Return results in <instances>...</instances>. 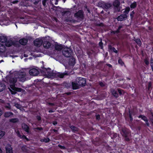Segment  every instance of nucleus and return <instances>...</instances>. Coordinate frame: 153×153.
<instances>
[{
  "label": "nucleus",
  "mask_w": 153,
  "mask_h": 153,
  "mask_svg": "<svg viewBox=\"0 0 153 153\" xmlns=\"http://www.w3.org/2000/svg\"><path fill=\"white\" fill-rule=\"evenodd\" d=\"M99 45L101 49H102L103 48V43L102 41H101L99 42Z\"/></svg>",
  "instance_id": "42"
},
{
  "label": "nucleus",
  "mask_w": 153,
  "mask_h": 153,
  "mask_svg": "<svg viewBox=\"0 0 153 153\" xmlns=\"http://www.w3.org/2000/svg\"><path fill=\"white\" fill-rule=\"evenodd\" d=\"M5 107L6 108L10 109L11 108V106L8 103L6 104L5 106Z\"/></svg>",
  "instance_id": "40"
},
{
  "label": "nucleus",
  "mask_w": 153,
  "mask_h": 153,
  "mask_svg": "<svg viewBox=\"0 0 153 153\" xmlns=\"http://www.w3.org/2000/svg\"><path fill=\"white\" fill-rule=\"evenodd\" d=\"M9 121L10 122L13 123H17L19 122V119L17 118H12L10 119L9 120Z\"/></svg>",
  "instance_id": "24"
},
{
  "label": "nucleus",
  "mask_w": 153,
  "mask_h": 153,
  "mask_svg": "<svg viewBox=\"0 0 153 153\" xmlns=\"http://www.w3.org/2000/svg\"><path fill=\"white\" fill-rule=\"evenodd\" d=\"M59 146L62 149H64L65 148V147L64 146Z\"/></svg>",
  "instance_id": "51"
},
{
  "label": "nucleus",
  "mask_w": 153,
  "mask_h": 153,
  "mask_svg": "<svg viewBox=\"0 0 153 153\" xmlns=\"http://www.w3.org/2000/svg\"><path fill=\"white\" fill-rule=\"evenodd\" d=\"M117 89V91L118 92L120 95H123L124 94V92L123 90H122L120 88H118Z\"/></svg>",
  "instance_id": "34"
},
{
  "label": "nucleus",
  "mask_w": 153,
  "mask_h": 153,
  "mask_svg": "<svg viewBox=\"0 0 153 153\" xmlns=\"http://www.w3.org/2000/svg\"><path fill=\"white\" fill-rule=\"evenodd\" d=\"M137 5V4L136 2H134L131 4L130 7L131 8H134L136 7Z\"/></svg>",
  "instance_id": "32"
},
{
  "label": "nucleus",
  "mask_w": 153,
  "mask_h": 153,
  "mask_svg": "<svg viewBox=\"0 0 153 153\" xmlns=\"http://www.w3.org/2000/svg\"><path fill=\"white\" fill-rule=\"evenodd\" d=\"M144 62L146 65H148L149 64V62L147 59H145Z\"/></svg>",
  "instance_id": "44"
},
{
  "label": "nucleus",
  "mask_w": 153,
  "mask_h": 153,
  "mask_svg": "<svg viewBox=\"0 0 153 153\" xmlns=\"http://www.w3.org/2000/svg\"><path fill=\"white\" fill-rule=\"evenodd\" d=\"M100 85L102 86H104V85L103 83L102 82H100Z\"/></svg>",
  "instance_id": "53"
},
{
  "label": "nucleus",
  "mask_w": 153,
  "mask_h": 153,
  "mask_svg": "<svg viewBox=\"0 0 153 153\" xmlns=\"http://www.w3.org/2000/svg\"><path fill=\"white\" fill-rule=\"evenodd\" d=\"M13 43L11 40H8L5 43V45L7 47H9L12 46Z\"/></svg>",
  "instance_id": "25"
},
{
  "label": "nucleus",
  "mask_w": 153,
  "mask_h": 153,
  "mask_svg": "<svg viewBox=\"0 0 153 153\" xmlns=\"http://www.w3.org/2000/svg\"><path fill=\"white\" fill-rule=\"evenodd\" d=\"M74 16L77 18L82 19L83 17V12L82 10H79L75 14Z\"/></svg>",
  "instance_id": "9"
},
{
  "label": "nucleus",
  "mask_w": 153,
  "mask_h": 153,
  "mask_svg": "<svg viewBox=\"0 0 153 153\" xmlns=\"http://www.w3.org/2000/svg\"><path fill=\"white\" fill-rule=\"evenodd\" d=\"M145 122H146V125L147 126H149V123L148 122V120L147 121H146Z\"/></svg>",
  "instance_id": "48"
},
{
  "label": "nucleus",
  "mask_w": 153,
  "mask_h": 153,
  "mask_svg": "<svg viewBox=\"0 0 153 153\" xmlns=\"http://www.w3.org/2000/svg\"><path fill=\"white\" fill-rule=\"evenodd\" d=\"M122 28V26H119L118 27V29L116 31V33H119L120 30Z\"/></svg>",
  "instance_id": "43"
},
{
  "label": "nucleus",
  "mask_w": 153,
  "mask_h": 153,
  "mask_svg": "<svg viewBox=\"0 0 153 153\" xmlns=\"http://www.w3.org/2000/svg\"><path fill=\"white\" fill-rule=\"evenodd\" d=\"M151 120L152 123V125H153V120Z\"/></svg>",
  "instance_id": "61"
},
{
  "label": "nucleus",
  "mask_w": 153,
  "mask_h": 153,
  "mask_svg": "<svg viewBox=\"0 0 153 153\" xmlns=\"http://www.w3.org/2000/svg\"><path fill=\"white\" fill-rule=\"evenodd\" d=\"M109 67H112V65H110V64H106Z\"/></svg>",
  "instance_id": "50"
},
{
  "label": "nucleus",
  "mask_w": 153,
  "mask_h": 153,
  "mask_svg": "<svg viewBox=\"0 0 153 153\" xmlns=\"http://www.w3.org/2000/svg\"><path fill=\"white\" fill-rule=\"evenodd\" d=\"M113 4L114 6L117 7L120 5V2L118 0H116L114 2Z\"/></svg>",
  "instance_id": "26"
},
{
  "label": "nucleus",
  "mask_w": 153,
  "mask_h": 153,
  "mask_svg": "<svg viewBox=\"0 0 153 153\" xmlns=\"http://www.w3.org/2000/svg\"><path fill=\"white\" fill-rule=\"evenodd\" d=\"M53 124L54 125H56L57 124V123L56 122H53Z\"/></svg>",
  "instance_id": "55"
},
{
  "label": "nucleus",
  "mask_w": 153,
  "mask_h": 153,
  "mask_svg": "<svg viewBox=\"0 0 153 153\" xmlns=\"http://www.w3.org/2000/svg\"><path fill=\"white\" fill-rule=\"evenodd\" d=\"M46 74L49 77L51 78L54 76L55 74L52 72L49 68L46 70Z\"/></svg>",
  "instance_id": "10"
},
{
  "label": "nucleus",
  "mask_w": 153,
  "mask_h": 153,
  "mask_svg": "<svg viewBox=\"0 0 153 153\" xmlns=\"http://www.w3.org/2000/svg\"><path fill=\"white\" fill-rule=\"evenodd\" d=\"M108 48L111 50H112L114 52L116 53H117L118 52L117 51L114 47H112L111 45H108Z\"/></svg>",
  "instance_id": "27"
},
{
  "label": "nucleus",
  "mask_w": 153,
  "mask_h": 153,
  "mask_svg": "<svg viewBox=\"0 0 153 153\" xmlns=\"http://www.w3.org/2000/svg\"><path fill=\"white\" fill-rule=\"evenodd\" d=\"M49 140H50L48 138H45L43 140V141L46 143L48 142Z\"/></svg>",
  "instance_id": "41"
},
{
  "label": "nucleus",
  "mask_w": 153,
  "mask_h": 153,
  "mask_svg": "<svg viewBox=\"0 0 153 153\" xmlns=\"http://www.w3.org/2000/svg\"><path fill=\"white\" fill-rule=\"evenodd\" d=\"M127 17L126 14H122L119 16L117 18V19L119 21H122L124 20Z\"/></svg>",
  "instance_id": "11"
},
{
  "label": "nucleus",
  "mask_w": 153,
  "mask_h": 153,
  "mask_svg": "<svg viewBox=\"0 0 153 153\" xmlns=\"http://www.w3.org/2000/svg\"><path fill=\"white\" fill-rule=\"evenodd\" d=\"M138 117L141 118L145 122L147 121L148 120L146 116L142 115L139 116Z\"/></svg>",
  "instance_id": "29"
},
{
  "label": "nucleus",
  "mask_w": 153,
  "mask_h": 153,
  "mask_svg": "<svg viewBox=\"0 0 153 153\" xmlns=\"http://www.w3.org/2000/svg\"><path fill=\"white\" fill-rule=\"evenodd\" d=\"M13 114L11 112H7L4 113V116L5 117H8Z\"/></svg>",
  "instance_id": "21"
},
{
  "label": "nucleus",
  "mask_w": 153,
  "mask_h": 153,
  "mask_svg": "<svg viewBox=\"0 0 153 153\" xmlns=\"http://www.w3.org/2000/svg\"><path fill=\"white\" fill-rule=\"evenodd\" d=\"M14 106L17 108L20 109H21L22 108V106L17 103H15V104Z\"/></svg>",
  "instance_id": "33"
},
{
  "label": "nucleus",
  "mask_w": 153,
  "mask_h": 153,
  "mask_svg": "<svg viewBox=\"0 0 153 153\" xmlns=\"http://www.w3.org/2000/svg\"><path fill=\"white\" fill-rule=\"evenodd\" d=\"M27 42V39H22L19 40V43L22 45H25Z\"/></svg>",
  "instance_id": "17"
},
{
  "label": "nucleus",
  "mask_w": 153,
  "mask_h": 153,
  "mask_svg": "<svg viewBox=\"0 0 153 153\" xmlns=\"http://www.w3.org/2000/svg\"><path fill=\"white\" fill-rule=\"evenodd\" d=\"M111 91L112 93V95L116 97H118V95L117 93V90H116L114 89H111Z\"/></svg>",
  "instance_id": "16"
},
{
  "label": "nucleus",
  "mask_w": 153,
  "mask_h": 153,
  "mask_svg": "<svg viewBox=\"0 0 153 153\" xmlns=\"http://www.w3.org/2000/svg\"><path fill=\"white\" fill-rule=\"evenodd\" d=\"M118 63L121 65L123 66L124 65V63L121 59H119L118 61Z\"/></svg>",
  "instance_id": "38"
},
{
  "label": "nucleus",
  "mask_w": 153,
  "mask_h": 153,
  "mask_svg": "<svg viewBox=\"0 0 153 153\" xmlns=\"http://www.w3.org/2000/svg\"><path fill=\"white\" fill-rule=\"evenodd\" d=\"M73 89L74 90L77 89L79 88V86L78 82L76 80V82H72V83Z\"/></svg>",
  "instance_id": "12"
},
{
  "label": "nucleus",
  "mask_w": 153,
  "mask_h": 153,
  "mask_svg": "<svg viewBox=\"0 0 153 153\" xmlns=\"http://www.w3.org/2000/svg\"><path fill=\"white\" fill-rule=\"evenodd\" d=\"M43 43V40L41 39L38 38L36 39L34 42V45L36 46L39 47L42 45Z\"/></svg>",
  "instance_id": "8"
},
{
  "label": "nucleus",
  "mask_w": 153,
  "mask_h": 153,
  "mask_svg": "<svg viewBox=\"0 0 153 153\" xmlns=\"http://www.w3.org/2000/svg\"><path fill=\"white\" fill-rule=\"evenodd\" d=\"M49 113H51V112H54V111H53V110H50L49 111Z\"/></svg>",
  "instance_id": "56"
},
{
  "label": "nucleus",
  "mask_w": 153,
  "mask_h": 153,
  "mask_svg": "<svg viewBox=\"0 0 153 153\" xmlns=\"http://www.w3.org/2000/svg\"><path fill=\"white\" fill-rule=\"evenodd\" d=\"M1 113V114H2V111L1 109L0 108V113Z\"/></svg>",
  "instance_id": "58"
},
{
  "label": "nucleus",
  "mask_w": 153,
  "mask_h": 153,
  "mask_svg": "<svg viewBox=\"0 0 153 153\" xmlns=\"http://www.w3.org/2000/svg\"><path fill=\"white\" fill-rule=\"evenodd\" d=\"M15 131L16 132L17 136L21 138L25 139L27 141H28V139L24 135H22V133L18 130H15Z\"/></svg>",
  "instance_id": "7"
},
{
  "label": "nucleus",
  "mask_w": 153,
  "mask_h": 153,
  "mask_svg": "<svg viewBox=\"0 0 153 153\" xmlns=\"http://www.w3.org/2000/svg\"><path fill=\"white\" fill-rule=\"evenodd\" d=\"M62 53L63 55L66 57H70L73 53V51L70 48H63Z\"/></svg>",
  "instance_id": "3"
},
{
  "label": "nucleus",
  "mask_w": 153,
  "mask_h": 153,
  "mask_svg": "<svg viewBox=\"0 0 153 153\" xmlns=\"http://www.w3.org/2000/svg\"><path fill=\"white\" fill-rule=\"evenodd\" d=\"M122 135L125 137L126 141H128L130 140L129 137L130 135V134L129 131L126 129H123L122 130L121 133Z\"/></svg>",
  "instance_id": "4"
},
{
  "label": "nucleus",
  "mask_w": 153,
  "mask_h": 153,
  "mask_svg": "<svg viewBox=\"0 0 153 153\" xmlns=\"http://www.w3.org/2000/svg\"><path fill=\"white\" fill-rule=\"evenodd\" d=\"M51 45L50 42L48 41L45 42L43 43L44 47L46 48H50Z\"/></svg>",
  "instance_id": "15"
},
{
  "label": "nucleus",
  "mask_w": 153,
  "mask_h": 153,
  "mask_svg": "<svg viewBox=\"0 0 153 153\" xmlns=\"http://www.w3.org/2000/svg\"><path fill=\"white\" fill-rule=\"evenodd\" d=\"M135 41L136 42L138 45H140L141 44V42L140 39H135Z\"/></svg>",
  "instance_id": "37"
},
{
  "label": "nucleus",
  "mask_w": 153,
  "mask_h": 153,
  "mask_svg": "<svg viewBox=\"0 0 153 153\" xmlns=\"http://www.w3.org/2000/svg\"><path fill=\"white\" fill-rule=\"evenodd\" d=\"M48 104L51 105H54V103L50 102L48 103Z\"/></svg>",
  "instance_id": "54"
},
{
  "label": "nucleus",
  "mask_w": 153,
  "mask_h": 153,
  "mask_svg": "<svg viewBox=\"0 0 153 153\" xmlns=\"http://www.w3.org/2000/svg\"><path fill=\"white\" fill-rule=\"evenodd\" d=\"M65 94H67V95H70V94H71V93L70 92H67V93H66Z\"/></svg>",
  "instance_id": "57"
},
{
  "label": "nucleus",
  "mask_w": 153,
  "mask_h": 153,
  "mask_svg": "<svg viewBox=\"0 0 153 153\" xmlns=\"http://www.w3.org/2000/svg\"><path fill=\"white\" fill-rule=\"evenodd\" d=\"M29 73L30 75L36 76L39 73L38 70L36 68H32L29 71Z\"/></svg>",
  "instance_id": "6"
},
{
  "label": "nucleus",
  "mask_w": 153,
  "mask_h": 153,
  "mask_svg": "<svg viewBox=\"0 0 153 153\" xmlns=\"http://www.w3.org/2000/svg\"><path fill=\"white\" fill-rule=\"evenodd\" d=\"M150 65L153 71V60L152 59H151L150 60Z\"/></svg>",
  "instance_id": "39"
},
{
  "label": "nucleus",
  "mask_w": 153,
  "mask_h": 153,
  "mask_svg": "<svg viewBox=\"0 0 153 153\" xmlns=\"http://www.w3.org/2000/svg\"><path fill=\"white\" fill-rule=\"evenodd\" d=\"M6 78L8 83L10 85V87L8 89L12 94H15L16 93V91H21V88H16L15 86V84L17 82V79L14 72L12 74L7 76Z\"/></svg>",
  "instance_id": "1"
},
{
  "label": "nucleus",
  "mask_w": 153,
  "mask_h": 153,
  "mask_svg": "<svg viewBox=\"0 0 153 153\" xmlns=\"http://www.w3.org/2000/svg\"><path fill=\"white\" fill-rule=\"evenodd\" d=\"M76 81L78 82L79 86H85L86 81L85 79L81 77H79L76 79Z\"/></svg>",
  "instance_id": "5"
},
{
  "label": "nucleus",
  "mask_w": 153,
  "mask_h": 153,
  "mask_svg": "<svg viewBox=\"0 0 153 153\" xmlns=\"http://www.w3.org/2000/svg\"><path fill=\"white\" fill-rule=\"evenodd\" d=\"M3 60H1L0 61V62H3Z\"/></svg>",
  "instance_id": "63"
},
{
  "label": "nucleus",
  "mask_w": 153,
  "mask_h": 153,
  "mask_svg": "<svg viewBox=\"0 0 153 153\" xmlns=\"http://www.w3.org/2000/svg\"><path fill=\"white\" fill-rule=\"evenodd\" d=\"M67 74L66 73H58L56 74V76L60 78H62L64 77V76L67 75Z\"/></svg>",
  "instance_id": "22"
},
{
  "label": "nucleus",
  "mask_w": 153,
  "mask_h": 153,
  "mask_svg": "<svg viewBox=\"0 0 153 153\" xmlns=\"http://www.w3.org/2000/svg\"><path fill=\"white\" fill-rule=\"evenodd\" d=\"M6 48L4 45L2 44H0V52L1 53L4 52L5 51Z\"/></svg>",
  "instance_id": "18"
},
{
  "label": "nucleus",
  "mask_w": 153,
  "mask_h": 153,
  "mask_svg": "<svg viewBox=\"0 0 153 153\" xmlns=\"http://www.w3.org/2000/svg\"><path fill=\"white\" fill-rule=\"evenodd\" d=\"M14 73L19 81L23 82L26 81V74L25 71H17L15 72Z\"/></svg>",
  "instance_id": "2"
},
{
  "label": "nucleus",
  "mask_w": 153,
  "mask_h": 153,
  "mask_svg": "<svg viewBox=\"0 0 153 153\" xmlns=\"http://www.w3.org/2000/svg\"><path fill=\"white\" fill-rule=\"evenodd\" d=\"M70 128L72 131L74 132L78 130V128L74 126H70Z\"/></svg>",
  "instance_id": "36"
},
{
  "label": "nucleus",
  "mask_w": 153,
  "mask_h": 153,
  "mask_svg": "<svg viewBox=\"0 0 153 153\" xmlns=\"http://www.w3.org/2000/svg\"><path fill=\"white\" fill-rule=\"evenodd\" d=\"M63 0V2H64V3H65V1H66V0Z\"/></svg>",
  "instance_id": "62"
},
{
  "label": "nucleus",
  "mask_w": 153,
  "mask_h": 153,
  "mask_svg": "<svg viewBox=\"0 0 153 153\" xmlns=\"http://www.w3.org/2000/svg\"><path fill=\"white\" fill-rule=\"evenodd\" d=\"M55 48L56 50L60 51L63 48V47L62 45L57 44L55 45Z\"/></svg>",
  "instance_id": "19"
},
{
  "label": "nucleus",
  "mask_w": 153,
  "mask_h": 153,
  "mask_svg": "<svg viewBox=\"0 0 153 153\" xmlns=\"http://www.w3.org/2000/svg\"><path fill=\"white\" fill-rule=\"evenodd\" d=\"M130 16H132V14L131 13L130 14Z\"/></svg>",
  "instance_id": "64"
},
{
  "label": "nucleus",
  "mask_w": 153,
  "mask_h": 153,
  "mask_svg": "<svg viewBox=\"0 0 153 153\" xmlns=\"http://www.w3.org/2000/svg\"><path fill=\"white\" fill-rule=\"evenodd\" d=\"M5 85L4 83L0 82V92L3 91L5 89Z\"/></svg>",
  "instance_id": "23"
},
{
  "label": "nucleus",
  "mask_w": 153,
  "mask_h": 153,
  "mask_svg": "<svg viewBox=\"0 0 153 153\" xmlns=\"http://www.w3.org/2000/svg\"><path fill=\"white\" fill-rule=\"evenodd\" d=\"M46 1H42V4H43V5L44 6H45V5H46V4H45V3H46Z\"/></svg>",
  "instance_id": "47"
},
{
  "label": "nucleus",
  "mask_w": 153,
  "mask_h": 153,
  "mask_svg": "<svg viewBox=\"0 0 153 153\" xmlns=\"http://www.w3.org/2000/svg\"><path fill=\"white\" fill-rule=\"evenodd\" d=\"M35 129H36L39 130L41 131L43 129L41 127H37Z\"/></svg>",
  "instance_id": "45"
},
{
  "label": "nucleus",
  "mask_w": 153,
  "mask_h": 153,
  "mask_svg": "<svg viewBox=\"0 0 153 153\" xmlns=\"http://www.w3.org/2000/svg\"><path fill=\"white\" fill-rule=\"evenodd\" d=\"M18 1H19L18 0H15L14 1H13L12 3L13 4H16V3H18Z\"/></svg>",
  "instance_id": "46"
},
{
  "label": "nucleus",
  "mask_w": 153,
  "mask_h": 153,
  "mask_svg": "<svg viewBox=\"0 0 153 153\" xmlns=\"http://www.w3.org/2000/svg\"><path fill=\"white\" fill-rule=\"evenodd\" d=\"M5 134V131L0 130V139Z\"/></svg>",
  "instance_id": "31"
},
{
  "label": "nucleus",
  "mask_w": 153,
  "mask_h": 153,
  "mask_svg": "<svg viewBox=\"0 0 153 153\" xmlns=\"http://www.w3.org/2000/svg\"><path fill=\"white\" fill-rule=\"evenodd\" d=\"M112 33H114V34H115V33H117L116 32V31H113L112 32Z\"/></svg>",
  "instance_id": "60"
},
{
  "label": "nucleus",
  "mask_w": 153,
  "mask_h": 153,
  "mask_svg": "<svg viewBox=\"0 0 153 153\" xmlns=\"http://www.w3.org/2000/svg\"><path fill=\"white\" fill-rule=\"evenodd\" d=\"M111 6V4L109 3H105L104 4V7L106 9L109 8Z\"/></svg>",
  "instance_id": "28"
},
{
  "label": "nucleus",
  "mask_w": 153,
  "mask_h": 153,
  "mask_svg": "<svg viewBox=\"0 0 153 153\" xmlns=\"http://www.w3.org/2000/svg\"><path fill=\"white\" fill-rule=\"evenodd\" d=\"M6 153H13L12 148L10 146L8 145L6 147Z\"/></svg>",
  "instance_id": "14"
},
{
  "label": "nucleus",
  "mask_w": 153,
  "mask_h": 153,
  "mask_svg": "<svg viewBox=\"0 0 153 153\" xmlns=\"http://www.w3.org/2000/svg\"><path fill=\"white\" fill-rule=\"evenodd\" d=\"M7 39L6 36L4 35L0 36V42L2 43H5L7 41Z\"/></svg>",
  "instance_id": "13"
},
{
  "label": "nucleus",
  "mask_w": 153,
  "mask_h": 153,
  "mask_svg": "<svg viewBox=\"0 0 153 153\" xmlns=\"http://www.w3.org/2000/svg\"><path fill=\"white\" fill-rule=\"evenodd\" d=\"M22 128L27 132H28L29 129L28 126L25 123L23 124L22 125Z\"/></svg>",
  "instance_id": "20"
},
{
  "label": "nucleus",
  "mask_w": 153,
  "mask_h": 153,
  "mask_svg": "<svg viewBox=\"0 0 153 153\" xmlns=\"http://www.w3.org/2000/svg\"><path fill=\"white\" fill-rule=\"evenodd\" d=\"M100 115H97L96 116V118L97 120H99L100 119Z\"/></svg>",
  "instance_id": "52"
},
{
  "label": "nucleus",
  "mask_w": 153,
  "mask_h": 153,
  "mask_svg": "<svg viewBox=\"0 0 153 153\" xmlns=\"http://www.w3.org/2000/svg\"><path fill=\"white\" fill-rule=\"evenodd\" d=\"M37 118L38 120H41V117L40 116H37Z\"/></svg>",
  "instance_id": "49"
},
{
  "label": "nucleus",
  "mask_w": 153,
  "mask_h": 153,
  "mask_svg": "<svg viewBox=\"0 0 153 153\" xmlns=\"http://www.w3.org/2000/svg\"><path fill=\"white\" fill-rule=\"evenodd\" d=\"M129 117L131 121H132L133 120V118L132 117V115H134V113L131 111H129Z\"/></svg>",
  "instance_id": "30"
},
{
  "label": "nucleus",
  "mask_w": 153,
  "mask_h": 153,
  "mask_svg": "<svg viewBox=\"0 0 153 153\" xmlns=\"http://www.w3.org/2000/svg\"><path fill=\"white\" fill-rule=\"evenodd\" d=\"M130 10V8L129 7H126L125 9V10L124 11V13H125V14H126L127 15V14H128L129 11Z\"/></svg>",
  "instance_id": "35"
},
{
  "label": "nucleus",
  "mask_w": 153,
  "mask_h": 153,
  "mask_svg": "<svg viewBox=\"0 0 153 153\" xmlns=\"http://www.w3.org/2000/svg\"><path fill=\"white\" fill-rule=\"evenodd\" d=\"M150 86H151V85L150 83H149V85H148V88L149 89V88L150 87Z\"/></svg>",
  "instance_id": "59"
}]
</instances>
